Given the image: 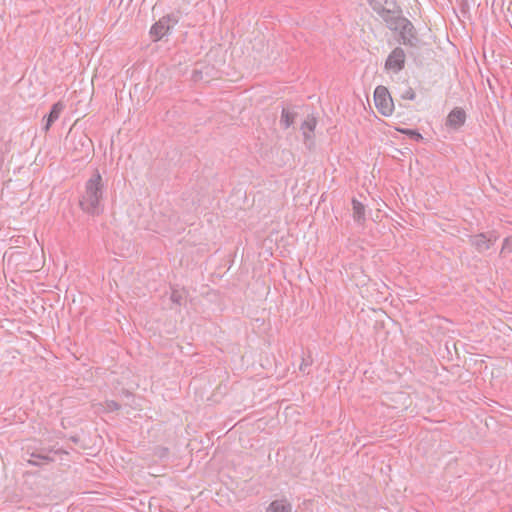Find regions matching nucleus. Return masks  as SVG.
<instances>
[{
	"mask_svg": "<svg viewBox=\"0 0 512 512\" xmlns=\"http://www.w3.org/2000/svg\"><path fill=\"white\" fill-rule=\"evenodd\" d=\"M512 252V237H507L503 241L501 254L511 253Z\"/></svg>",
	"mask_w": 512,
	"mask_h": 512,
	"instance_id": "dca6fc26",
	"label": "nucleus"
},
{
	"mask_svg": "<svg viewBox=\"0 0 512 512\" xmlns=\"http://www.w3.org/2000/svg\"><path fill=\"white\" fill-rule=\"evenodd\" d=\"M316 125H317L316 118L314 116H310V115L307 116V118L301 124L300 129H301L302 134H303L304 144L308 148H311L312 145L314 144L313 133H314V130L316 128Z\"/></svg>",
	"mask_w": 512,
	"mask_h": 512,
	"instance_id": "1a4fd4ad",
	"label": "nucleus"
},
{
	"mask_svg": "<svg viewBox=\"0 0 512 512\" xmlns=\"http://www.w3.org/2000/svg\"><path fill=\"white\" fill-rule=\"evenodd\" d=\"M297 113L290 111L287 108H283L281 112L280 125L283 129L289 128L295 121Z\"/></svg>",
	"mask_w": 512,
	"mask_h": 512,
	"instance_id": "ddd939ff",
	"label": "nucleus"
},
{
	"mask_svg": "<svg viewBox=\"0 0 512 512\" xmlns=\"http://www.w3.org/2000/svg\"><path fill=\"white\" fill-rule=\"evenodd\" d=\"M50 453L60 454V453H64V451L61 449H54V448L41 449L39 451H34V452L30 453L31 458L28 459L27 462H28V464L33 465V466L47 465L54 461V458L49 455Z\"/></svg>",
	"mask_w": 512,
	"mask_h": 512,
	"instance_id": "6e6552de",
	"label": "nucleus"
},
{
	"mask_svg": "<svg viewBox=\"0 0 512 512\" xmlns=\"http://www.w3.org/2000/svg\"><path fill=\"white\" fill-rule=\"evenodd\" d=\"M105 409L108 411H117L120 409V404L114 400H107L105 402Z\"/></svg>",
	"mask_w": 512,
	"mask_h": 512,
	"instance_id": "6ab92c4d",
	"label": "nucleus"
},
{
	"mask_svg": "<svg viewBox=\"0 0 512 512\" xmlns=\"http://www.w3.org/2000/svg\"><path fill=\"white\" fill-rule=\"evenodd\" d=\"M310 365H311V361H309V360H307V359L303 358V359H302V362H301V364H300V366H299V369H300V371H302L303 373H306V368H307V367H309Z\"/></svg>",
	"mask_w": 512,
	"mask_h": 512,
	"instance_id": "aec40b11",
	"label": "nucleus"
},
{
	"mask_svg": "<svg viewBox=\"0 0 512 512\" xmlns=\"http://www.w3.org/2000/svg\"><path fill=\"white\" fill-rule=\"evenodd\" d=\"M352 208H353V218L357 222H362L365 220V207L364 205L358 201L357 199L352 200Z\"/></svg>",
	"mask_w": 512,
	"mask_h": 512,
	"instance_id": "4468645a",
	"label": "nucleus"
},
{
	"mask_svg": "<svg viewBox=\"0 0 512 512\" xmlns=\"http://www.w3.org/2000/svg\"><path fill=\"white\" fill-rule=\"evenodd\" d=\"M170 299L173 303L181 305L182 299H183L182 293L179 292L178 290H173L171 293Z\"/></svg>",
	"mask_w": 512,
	"mask_h": 512,
	"instance_id": "a211bd4d",
	"label": "nucleus"
},
{
	"mask_svg": "<svg viewBox=\"0 0 512 512\" xmlns=\"http://www.w3.org/2000/svg\"><path fill=\"white\" fill-rule=\"evenodd\" d=\"M374 102L379 113L383 116H390L394 111L393 99L384 86H377L374 91Z\"/></svg>",
	"mask_w": 512,
	"mask_h": 512,
	"instance_id": "7ed1b4c3",
	"label": "nucleus"
},
{
	"mask_svg": "<svg viewBox=\"0 0 512 512\" xmlns=\"http://www.w3.org/2000/svg\"><path fill=\"white\" fill-rule=\"evenodd\" d=\"M466 121V113L462 108L456 107L451 110L446 119V126L459 129Z\"/></svg>",
	"mask_w": 512,
	"mask_h": 512,
	"instance_id": "9d476101",
	"label": "nucleus"
},
{
	"mask_svg": "<svg viewBox=\"0 0 512 512\" xmlns=\"http://www.w3.org/2000/svg\"><path fill=\"white\" fill-rule=\"evenodd\" d=\"M372 8L386 23L390 30H397L401 21L405 18L402 16V9L393 1H385L383 4L376 2L372 4Z\"/></svg>",
	"mask_w": 512,
	"mask_h": 512,
	"instance_id": "f03ea898",
	"label": "nucleus"
},
{
	"mask_svg": "<svg viewBox=\"0 0 512 512\" xmlns=\"http://www.w3.org/2000/svg\"><path fill=\"white\" fill-rule=\"evenodd\" d=\"M498 235L496 232L491 231L487 233H480L470 237V244L475 247V249L482 253L488 249L497 241Z\"/></svg>",
	"mask_w": 512,
	"mask_h": 512,
	"instance_id": "423d86ee",
	"label": "nucleus"
},
{
	"mask_svg": "<svg viewBox=\"0 0 512 512\" xmlns=\"http://www.w3.org/2000/svg\"><path fill=\"white\" fill-rule=\"evenodd\" d=\"M291 511H292V505L286 499L272 501L266 510V512H291Z\"/></svg>",
	"mask_w": 512,
	"mask_h": 512,
	"instance_id": "f8f14e48",
	"label": "nucleus"
},
{
	"mask_svg": "<svg viewBox=\"0 0 512 512\" xmlns=\"http://www.w3.org/2000/svg\"><path fill=\"white\" fill-rule=\"evenodd\" d=\"M406 55L401 47L394 48L385 61V69L394 73L400 72L405 67Z\"/></svg>",
	"mask_w": 512,
	"mask_h": 512,
	"instance_id": "0eeeda50",
	"label": "nucleus"
},
{
	"mask_svg": "<svg viewBox=\"0 0 512 512\" xmlns=\"http://www.w3.org/2000/svg\"><path fill=\"white\" fill-rule=\"evenodd\" d=\"M397 32H399L401 43L410 46V47H418L420 44V39L417 35V31L410 20L404 18L399 27H397Z\"/></svg>",
	"mask_w": 512,
	"mask_h": 512,
	"instance_id": "20e7f679",
	"label": "nucleus"
},
{
	"mask_svg": "<svg viewBox=\"0 0 512 512\" xmlns=\"http://www.w3.org/2000/svg\"><path fill=\"white\" fill-rule=\"evenodd\" d=\"M104 192L105 185L102 176L98 170H95L85 182L84 191L79 199L80 208L87 214L99 215L103 211Z\"/></svg>",
	"mask_w": 512,
	"mask_h": 512,
	"instance_id": "f257e3e1",
	"label": "nucleus"
},
{
	"mask_svg": "<svg viewBox=\"0 0 512 512\" xmlns=\"http://www.w3.org/2000/svg\"><path fill=\"white\" fill-rule=\"evenodd\" d=\"M399 132L407 135L410 139L419 142L423 139V136L417 131L412 129H399Z\"/></svg>",
	"mask_w": 512,
	"mask_h": 512,
	"instance_id": "2eb2a0df",
	"label": "nucleus"
},
{
	"mask_svg": "<svg viewBox=\"0 0 512 512\" xmlns=\"http://www.w3.org/2000/svg\"><path fill=\"white\" fill-rule=\"evenodd\" d=\"M177 22V19L171 15L161 17L150 29V35L153 41L162 39Z\"/></svg>",
	"mask_w": 512,
	"mask_h": 512,
	"instance_id": "39448f33",
	"label": "nucleus"
},
{
	"mask_svg": "<svg viewBox=\"0 0 512 512\" xmlns=\"http://www.w3.org/2000/svg\"><path fill=\"white\" fill-rule=\"evenodd\" d=\"M64 109H65V104L61 101H58L55 104H53V106L50 110V113L46 117V122L44 125V130L46 132L50 129L52 124L59 119L60 114L64 111Z\"/></svg>",
	"mask_w": 512,
	"mask_h": 512,
	"instance_id": "9b49d317",
	"label": "nucleus"
},
{
	"mask_svg": "<svg viewBox=\"0 0 512 512\" xmlns=\"http://www.w3.org/2000/svg\"><path fill=\"white\" fill-rule=\"evenodd\" d=\"M401 98L405 100H414L416 98V94L411 87H408L402 94Z\"/></svg>",
	"mask_w": 512,
	"mask_h": 512,
	"instance_id": "f3484780",
	"label": "nucleus"
}]
</instances>
